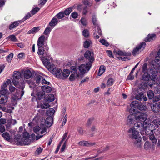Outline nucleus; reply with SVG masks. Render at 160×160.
<instances>
[{
    "label": "nucleus",
    "instance_id": "34",
    "mask_svg": "<svg viewBox=\"0 0 160 160\" xmlns=\"http://www.w3.org/2000/svg\"><path fill=\"white\" fill-rule=\"evenodd\" d=\"M55 112L54 109L52 108H49L48 110H47L46 113L47 115L49 117H52Z\"/></svg>",
    "mask_w": 160,
    "mask_h": 160
},
{
    "label": "nucleus",
    "instance_id": "19",
    "mask_svg": "<svg viewBox=\"0 0 160 160\" xmlns=\"http://www.w3.org/2000/svg\"><path fill=\"white\" fill-rule=\"evenodd\" d=\"M138 103V102L136 101H134L132 102L130 104V106L132 108L130 109V112L131 113L134 112H135V110L134 108H135L136 107H137V105Z\"/></svg>",
    "mask_w": 160,
    "mask_h": 160
},
{
    "label": "nucleus",
    "instance_id": "23",
    "mask_svg": "<svg viewBox=\"0 0 160 160\" xmlns=\"http://www.w3.org/2000/svg\"><path fill=\"white\" fill-rule=\"evenodd\" d=\"M54 96L52 94H48L45 97V100L48 102H52L54 101Z\"/></svg>",
    "mask_w": 160,
    "mask_h": 160
},
{
    "label": "nucleus",
    "instance_id": "12",
    "mask_svg": "<svg viewBox=\"0 0 160 160\" xmlns=\"http://www.w3.org/2000/svg\"><path fill=\"white\" fill-rule=\"evenodd\" d=\"M116 54H118V55L122 56V57H120L119 58V59L120 58H121V59H128V58L125 57V56H128L130 55V54L129 53H126L125 52H123L122 51L118 50L116 51Z\"/></svg>",
    "mask_w": 160,
    "mask_h": 160
},
{
    "label": "nucleus",
    "instance_id": "22",
    "mask_svg": "<svg viewBox=\"0 0 160 160\" xmlns=\"http://www.w3.org/2000/svg\"><path fill=\"white\" fill-rule=\"evenodd\" d=\"M152 110L155 112H157L160 110V102L153 104L152 107Z\"/></svg>",
    "mask_w": 160,
    "mask_h": 160
},
{
    "label": "nucleus",
    "instance_id": "42",
    "mask_svg": "<svg viewBox=\"0 0 160 160\" xmlns=\"http://www.w3.org/2000/svg\"><path fill=\"white\" fill-rule=\"evenodd\" d=\"M147 95L149 99H151L154 97V93L152 90H149L148 92Z\"/></svg>",
    "mask_w": 160,
    "mask_h": 160
},
{
    "label": "nucleus",
    "instance_id": "18",
    "mask_svg": "<svg viewBox=\"0 0 160 160\" xmlns=\"http://www.w3.org/2000/svg\"><path fill=\"white\" fill-rule=\"evenodd\" d=\"M7 85L6 83H3L2 86V88L0 91L1 95H6V94L8 92V90L6 88Z\"/></svg>",
    "mask_w": 160,
    "mask_h": 160
},
{
    "label": "nucleus",
    "instance_id": "51",
    "mask_svg": "<svg viewBox=\"0 0 160 160\" xmlns=\"http://www.w3.org/2000/svg\"><path fill=\"white\" fill-rule=\"evenodd\" d=\"M97 19L96 16L95 15H93L92 18V21L93 25L96 27L98 26L97 23Z\"/></svg>",
    "mask_w": 160,
    "mask_h": 160
},
{
    "label": "nucleus",
    "instance_id": "15",
    "mask_svg": "<svg viewBox=\"0 0 160 160\" xmlns=\"http://www.w3.org/2000/svg\"><path fill=\"white\" fill-rule=\"evenodd\" d=\"M85 57L87 59H90L89 60H94L93 53L89 50L87 51L84 54Z\"/></svg>",
    "mask_w": 160,
    "mask_h": 160
},
{
    "label": "nucleus",
    "instance_id": "60",
    "mask_svg": "<svg viewBox=\"0 0 160 160\" xmlns=\"http://www.w3.org/2000/svg\"><path fill=\"white\" fill-rule=\"evenodd\" d=\"M81 23L84 26H86L87 24V22L86 20L84 18H82L80 21Z\"/></svg>",
    "mask_w": 160,
    "mask_h": 160
},
{
    "label": "nucleus",
    "instance_id": "16",
    "mask_svg": "<svg viewBox=\"0 0 160 160\" xmlns=\"http://www.w3.org/2000/svg\"><path fill=\"white\" fill-rule=\"evenodd\" d=\"M95 144V143L94 142L91 143L86 141H82L79 142L78 143L79 145L86 147H90L94 145Z\"/></svg>",
    "mask_w": 160,
    "mask_h": 160
},
{
    "label": "nucleus",
    "instance_id": "59",
    "mask_svg": "<svg viewBox=\"0 0 160 160\" xmlns=\"http://www.w3.org/2000/svg\"><path fill=\"white\" fill-rule=\"evenodd\" d=\"M142 72H146L148 70L147 65L146 63H144L142 66Z\"/></svg>",
    "mask_w": 160,
    "mask_h": 160
},
{
    "label": "nucleus",
    "instance_id": "32",
    "mask_svg": "<svg viewBox=\"0 0 160 160\" xmlns=\"http://www.w3.org/2000/svg\"><path fill=\"white\" fill-rule=\"evenodd\" d=\"M80 78V76H79V74H74L71 73L70 75L69 79L71 81H73L75 80L76 78Z\"/></svg>",
    "mask_w": 160,
    "mask_h": 160
},
{
    "label": "nucleus",
    "instance_id": "26",
    "mask_svg": "<svg viewBox=\"0 0 160 160\" xmlns=\"http://www.w3.org/2000/svg\"><path fill=\"white\" fill-rule=\"evenodd\" d=\"M21 23L20 21H16L14 22L13 23L11 24L9 27L10 30H12L16 28L19 25L20 23Z\"/></svg>",
    "mask_w": 160,
    "mask_h": 160
},
{
    "label": "nucleus",
    "instance_id": "47",
    "mask_svg": "<svg viewBox=\"0 0 160 160\" xmlns=\"http://www.w3.org/2000/svg\"><path fill=\"white\" fill-rule=\"evenodd\" d=\"M50 107L49 104L48 103H46L41 104L40 105V107L42 109H46L49 108Z\"/></svg>",
    "mask_w": 160,
    "mask_h": 160
},
{
    "label": "nucleus",
    "instance_id": "41",
    "mask_svg": "<svg viewBox=\"0 0 160 160\" xmlns=\"http://www.w3.org/2000/svg\"><path fill=\"white\" fill-rule=\"evenodd\" d=\"M2 136L4 138V139L8 141H9L10 140V134L7 132L3 133L2 134Z\"/></svg>",
    "mask_w": 160,
    "mask_h": 160
},
{
    "label": "nucleus",
    "instance_id": "11",
    "mask_svg": "<svg viewBox=\"0 0 160 160\" xmlns=\"http://www.w3.org/2000/svg\"><path fill=\"white\" fill-rule=\"evenodd\" d=\"M21 135L17 134L14 138V141L17 145H22V137L21 138Z\"/></svg>",
    "mask_w": 160,
    "mask_h": 160
},
{
    "label": "nucleus",
    "instance_id": "14",
    "mask_svg": "<svg viewBox=\"0 0 160 160\" xmlns=\"http://www.w3.org/2000/svg\"><path fill=\"white\" fill-rule=\"evenodd\" d=\"M21 72L23 73L24 78L29 79L32 76V73L29 69L22 70Z\"/></svg>",
    "mask_w": 160,
    "mask_h": 160
},
{
    "label": "nucleus",
    "instance_id": "35",
    "mask_svg": "<svg viewBox=\"0 0 160 160\" xmlns=\"http://www.w3.org/2000/svg\"><path fill=\"white\" fill-rule=\"evenodd\" d=\"M105 67L104 65H102L100 66L98 70V75L99 76L102 75L105 72Z\"/></svg>",
    "mask_w": 160,
    "mask_h": 160
},
{
    "label": "nucleus",
    "instance_id": "61",
    "mask_svg": "<svg viewBox=\"0 0 160 160\" xmlns=\"http://www.w3.org/2000/svg\"><path fill=\"white\" fill-rule=\"evenodd\" d=\"M69 138V137L68 136V138H67V140H66L65 142L64 143L63 145L62 146V148L60 150V151L61 152H63L64 151L65 148V147H66V143L67 142V141L68 139Z\"/></svg>",
    "mask_w": 160,
    "mask_h": 160
},
{
    "label": "nucleus",
    "instance_id": "38",
    "mask_svg": "<svg viewBox=\"0 0 160 160\" xmlns=\"http://www.w3.org/2000/svg\"><path fill=\"white\" fill-rule=\"evenodd\" d=\"M53 58L50 55L45 54L41 58V60H52Z\"/></svg>",
    "mask_w": 160,
    "mask_h": 160
},
{
    "label": "nucleus",
    "instance_id": "20",
    "mask_svg": "<svg viewBox=\"0 0 160 160\" xmlns=\"http://www.w3.org/2000/svg\"><path fill=\"white\" fill-rule=\"evenodd\" d=\"M53 123V118L52 117H48L46 119L45 122V124L47 126L50 127L52 126Z\"/></svg>",
    "mask_w": 160,
    "mask_h": 160
},
{
    "label": "nucleus",
    "instance_id": "45",
    "mask_svg": "<svg viewBox=\"0 0 160 160\" xmlns=\"http://www.w3.org/2000/svg\"><path fill=\"white\" fill-rule=\"evenodd\" d=\"M43 77L40 75L37 76L35 78L36 82L38 84L39 83L40 81L43 79Z\"/></svg>",
    "mask_w": 160,
    "mask_h": 160
},
{
    "label": "nucleus",
    "instance_id": "30",
    "mask_svg": "<svg viewBox=\"0 0 160 160\" xmlns=\"http://www.w3.org/2000/svg\"><path fill=\"white\" fill-rule=\"evenodd\" d=\"M58 22V20L57 19L54 17L49 22V25L51 27H54L57 24Z\"/></svg>",
    "mask_w": 160,
    "mask_h": 160
},
{
    "label": "nucleus",
    "instance_id": "46",
    "mask_svg": "<svg viewBox=\"0 0 160 160\" xmlns=\"http://www.w3.org/2000/svg\"><path fill=\"white\" fill-rule=\"evenodd\" d=\"M52 29V28H51L49 27H47L43 32V34L46 35H48L49 34Z\"/></svg>",
    "mask_w": 160,
    "mask_h": 160
},
{
    "label": "nucleus",
    "instance_id": "6",
    "mask_svg": "<svg viewBox=\"0 0 160 160\" xmlns=\"http://www.w3.org/2000/svg\"><path fill=\"white\" fill-rule=\"evenodd\" d=\"M146 45V43L144 42L141 43L136 48L134 49L132 52L133 55L136 56L139 54L141 50H143Z\"/></svg>",
    "mask_w": 160,
    "mask_h": 160
},
{
    "label": "nucleus",
    "instance_id": "1",
    "mask_svg": "<svg viewBox=\"0 0 160 160\" xmlns=\"http://www.w3.org/2000/svg\"><path fill=\"white\" fill-rule=\"evenodd\" d=\"M21 77V73L18 71H14L13 74V79L12 82L13 84L17 88L22 89L20 91H17L16 93L12 97L13 99L15 101H17L21 98L24 94V91L23 89L24 88L25 84L24 82H19L18 80Z\"/></svg>",
    "mask_w": 160,
    "mask_h": 160
},
{
    "label": "nucleus",
    "instance_id": "39",
    "mask_svg": "<svg viewBox=\"0 0 160 160\" xmlns=\"http://www.w3.org/2000/svg\"><path fill=\"white\" fill-rule=\"evenodd\" d=\"M92 44V42L91 40H86L84 42L83 46L85 48H88L90 47V45Z\"/></svg>",
    "mask_w": 160,
    "mask_h": 160
},
{
    "label": "nucleus",
    "instance_id": "36",
    "mask_svg": "<svg viewBox=\"0 0 160 160\" xmlns=\"http://www.w3.org/2000/svg\"><path fill=\"white\" fill-rule=\"evenodd\" d=\"M143 97V93L142 92L137 94L135 96V98L139 101H141Z\"/></svg>",
    "mask_w": 160,
    "mask_h": 160
},
{
    "label": "nucleus",
    "instance_id": "4",
    "mask_svg": "<svg viewBox=\"0 0 160 160\" xmlns=\"http://www.w3.org/2000/svg\"><path fill=\"white\" fill-rule=\"evenodd\" d=\"M134 117L136 120H139L143 122H147L148 115L146 113L137 111L134 112Z\"/></svg>",
    "mask_w": 160,
    "mask_h": 160
},
{
    "label": "nucleus",
    "instance_id": "57",
    "mask_svg": "<svg viewBox=\"0 0 160 160\" xmlns=\"http://www.w3.org/2000/svg\"><path fill=\"white\" fill-rule=\"evenodd\" d=\"M113 80L112 78H109L107 82V85L111 86L113 84Z\"/></svg>",
    "mask_w": 160,
    "mask_h": 160
},
{
    "label": "nucleus",
    "instance_id": "50",
    "mask_svg": "<svg viewBox=\"0 0 160 160\" xmlns=\"http://www.w3.org/2000/svg\"><path fill=\"white\" fill-rule=\"evenodd\" d=\"M99 42L103 45H104L106 47H108L109 46V43L105 39H101Z\"/></svg>",
    "mask_w": 160,
    "mask_h": 160
},
{
    "label": "nucleus",
    "instance_id": "37",
    "mask_svg": "<svg viewBox=\"0 0 160 160\" xmlns=\"http://www.w3.org/2000/svg\"><path fill=\"white\" fill-rule=\"evenodd\" d=\"M72 7H70L67 8L65 10L64 12H63L64 13V15L66 16L68 15L72 12Z\"/></svg>",
    "mask_w": 160,
    "mask_h": 160
},
{
    "label": "nucleus",
    "instance_id": "44",
    "mask_svg": "<svg viewBox=\"0 0 160 160\" xmlns=\"http://www.w3.org/2000/svg\"><path fill=\"white\" fill-rule=\"evenodd\" d=\"M156 128H158L160 125V120L159 119H155L152 122Z\"/></svg>",
    "mask_w": 160,
    "mask_h": 160
},
{
    "label": "nucleus",
    "instance_id": "5",
    "mask_svg": "<svg viewBox=\"0 0 160 160\" xmlns=\"http://www.w3.org/2000/svg\"><path fill=\"white\" fill-rule=\"evenodd\" d=\"M93 61H89V62L87 63L86 65L82 64L79 67V70L80 72V74L83 75L87 72H88L90 69L92 63Z\"/></svg>",
    "mask_w": 160,
    "mask_h": 160
},
{
    "label": "nucleus",
    "instance_id": "29",
    "mask_svg": "<svg viewBox=\"0 0 160 160\" xmlns=\"http://www.w3.org/2000/svg\"><path fill=\"white\" fill-rule=\"evenodd\" d=\"M137 108L141 111H143L147 110V107L146 105H143L142 103H139L137 105Z\"/></svg>",
    "mask_w": 160,
    "mask_h": 160
},
{
    "label": "nucleus",
    "instance_id": "28",
    "mask_svg": "<svg viewBox=\"0 0 160 160\" xmlns=\"http://www.w3.org/2000/svg\"><path fill=\"white\" fill-rule=\"evenodd\" d=\"M70 74V71L68 69H64L62 72V77L63 79H64L65 78H67Z\"/></svg>",
    "mask_w": 160,
    "mask_h": 160
},
{
    "label": "nucleus",
    "instance_id": "31",
    "mask_svg": "<svg viewBox=\"0 0 160 160\" xmlns=\"http://www.w3.org/2000/svg\"><path fill=\"white\" fill-rule=\"evenodd\" d=\"M40 30L39 27H35L32 29L31 30H29L28 32V34H34L36 33Z\"/></svg>",
    "mask_w": 160,
    "mask_h": 160
},
{
    "label": "nucleus",
    "instance_id": "48",
    "mask_svg": "<svg viewBox=\"0 0 160 160\" xmlns=\"http://www.w3.org/2000/svg\"><path fill=\"white\" fill-rule=\"evenodd\" d=\"M64 16V13L63 12H61L56 16V17L58 19H62L63 18Z\"/></svg>",
    "mask_w": 160,
    "mask_h": 160
},
{
    "label": "nucleus",
    "instance_id": "52",
    "mask_svg": "<svg viewBox=\"0 0 160 160\" xmlns=\"http://www.w3.org/2000/svg\"><path fill=\"white\" fill-rule=\"evenodd\" d=\"M33 130L34 132L38 134L39 132V131L41 130V128L39 126H37L34 127Z\"/></svg>",
    "mask_w": 160,
    "mask_h": 160
},
{
    "label": "nucleus",
    "instance_id": "62",
    "mask_svg": "<svg viewBox=\"0 0 160 160\" xmlns=\"http://www.w3.org/2000/svg\"><path fill=\"white\" fill-rule=\"evenodd\" d=\"M78 13L76 12H74L72 13L71 15V16L72 17V18L74 19L77 18L78 17Z\"/></svg>",
    "mask_w": 160,
    "mask_h": 160
},
{
    "label": "nucleus",
    "instance_id": "53",
    "mask_svg": "<svg viewBox=\"0 0 160 160\" xmlns=\"http://www.w3.org/2000/svg\"><path fill=\"white\" fill-rule=\"evenodd\" d=\"M40 8L37 7H36L33 9L31 11V12L32 15L35 14L39 10Z\"/></svg>",
    "mask_w": 160,
    "mask_h": 160
},
{
    "label": "nucleus",
    "instance_id": "7",
    "mask_svg": "<svg viewBox=\"0 0 160 160\" xmlns=\"http://www.w3.org/2000/svg\"><path fill=\"white\" fill-rule=\"evenodd\" d=\"M22 145H28L32 142V140H31L30 136L29 133L25 132L23 133L22 136Z\"/></svg>",
    "mask_w": 160,
    "mask_h": 160
},
{
    "label": "nucleus",
    "instance_id": "63",
    "mask_svg": "<svg viewBox=\"0 0 160 160\" xmlns=\"http://www.w3.org/2000/svg\"><path fill=\"white\" fill-rule=\"evenodd\" d=\"M31 16V15L30 12L28 13L22 19L23 21L26 20L29 18Z\"/></svg>",
    "mask_w": 160,
    "mask_h": 160
},
{
    "label": "nucleus",
    "instance_id": "55",
    "mask_svg": "<svg viewBox=\"0 0 160 160\" xmlns=\"http://www.w3.org/2000/svg\"><path fill=\"white\" fill-rule=\"evenodd\" d=\"M25 57V54L23 52H21L18 55V58L19 59H24Z\"/></svg>",
    "mask_w": 160,
    "mask_h": 160
},
{
    "label": "nucleus",
    "instance_id": "58",
    "mask_svg": "<svg viewBox=\"0 0 160 160\" xmlns=\"http://www.w3.org/2000/svg\"><path fill=\"white\" fill-rule=\"evenodd\" d=\"M134 78V76L132 75V74H131L130 73L127 77V80H132Z\"/></svg>",
    "mask_w": 160,
    "mask_h": 160
},
{
    "label": "nucleus",
    "instance_id": "56",
    "mask_svg": "<svg viewBox=\"0 0 160 160\" xmlns=\"http://www.w3.org/2000/svg\"><path fill=\"white\" fill-rule=\"evenodd\" d=\"M83 35L85 37H88L89 35L88 31L87 29H85L82 32Z\"/></svg>",
    "mask_w": 160,
    "mask_h": 160
},
{
    "label": "nucleus",
    "instance_id": "21",
    "mask_svg": "<svg viewBox=\"0 0 160 160\" xmlns=\"http://www.w3.org/2000/svg\"><path fill=\"white\" fill-rule=\"evenodd\" d=\"M70 70L71 73L74 74H79V76H80L81 78H82L83 77V75L80 74V73L78 72L77 67L75 66H72L70 67Z\"/></svg>",
    "mask_w": 160,
    "mask_h": 160
},
{
    "label": "nucleus",
    "instance_id": "10",
    "mask_svg": "<svg viewBox=\"0 0 160 160\" xmlns=\"http://www.w3.org/2000/svg\"><path fill=\"white\" fill-rule=\"evenodd\" d=\"M62 71L60 69H55L52 70V73L54 74L58 78L63 79V77L61 75Z\"/></svg>",
    "mask_w": 160,
    "mask_h": 160
},
{
    "label": "nucleus",
    "instance_id": "17",
    "mask_svg": "<svg viewBox=\"0 0 160 160\" xmlns=\"http://www.w3.org/2000/svg\"><path fill=\"white\" fill-rule=\"evenodd\" d=\"M45 37L44 35H42L38 39L37 41L38 47H42L44 43Z\"/></svg>",
    "mask_w": 160,
    "mask_h": 160
},
{
    "label": "nucleus",
    "instance_id": "9",
    "mask_svg": "<svg viewBox=\"0 0 160 160\" xmlns=\"http://www.w3.org/2000/svg\"><path fill=\"white\" fill-rule=\"evenodd\" d=\"M44 65L48 69L52 72V70L56 69L54 68V64L50 62V61H42Z\"/></svg>",
    "mask_w": 160,
    "mask_h": 160
},
{
    "label": "nucleus",
    "instance_id": "49",
    "mask_svg": "<svg viewBox=\"0 0 160 160\" xmlns=\"http://www.w3.org/2000/svg\"><path fill=\"white\" fill-rule=\"evenodd\" d=\"M83 3L84 5L86 6V7H87L88 6H91L92 5V2H90L87 0H85L83 1Z\"/></svg>",
    "mask_w": 160,
    "mask_h": 160
},
{
    "label": "nucleus",
    "instance_id": "13",
    "mask_svg": "<svg viewBox=\"0 0 160 160\" xmlns=\"http://www.w3.org/2000/svg\"><path fill=\"white\" fill-rule=\"evenodd\" d=\"M147 124H146V127H144L143 128V131H145V132L147 134H148V133L149 132H153V130L152 129L151 127L152 126V124L147 122H146Z\"/></svg>",
    "mask_w": 160,
    "mask_h": 160
},
{
    "label": "nucleus",
    "instance_id": "27",
    "mask_svg": "<svg viewBox=\"0 0 160 160\" xmlns=\"http://www.w3.org/2000/svg\"><path fill=\"white\" fill-rule=\"evenodd\" d=\"M156 38V36L155 34H149L147 37L145 39L146 42H150Z\"/></svg>",
    "mask_w": 160,
    "mask_h": 160
},
{
    "label": "nucleus",
    "instance_id": "8",
    "mask_svg": "<svg viewBox=\"0 0 160 160\" xmlns=\"http://www.w3.org/2000/svg\"><path fill=\"white\" fill-rule=\"evenodd\" d=\"M147 124L146 122H144L142 123V122H138L134 124L133 128L135 129H139L140 131H143L144 127H146V125Z\"/></svg>",
    "mask_w": 160,
    "mask_h": 160
},
{
    "label": "nucleus",
    "instance_id": "24",
    "mask_svg": "<svg viewBox=\"0 0 160 160\" xmlns=\"http://www.w3.org/2000/svg\"><path fill=\"white\" fill-rule=\"evenodd\" d=\"M8 98L7 95H0V104H3L6 103L8 101Z\"/></svg>",
    "mask_w": 160,
    "mask_h": 160
},
{
    "label": "nucleus",
    "instance_id": "25",
    "mask_svg": "<svg viewBox=\"0 0 160 160\" xmlns=\"http://www.w3.org/2000/svg\"><path fill=\"white\" fill-rule=\"evenodd\" d=\"M41 88L42 91L44 92L49 93L52 90L51 88L47 85H45L42 86Z\"/></svg>",
    "mask_w": 160,
    "mask_h": 160
},
{
    "label": "nucleus",
    "instance_id": "2",
    "mask_svg": "<svg viewBox=\"0 0 160 160\" xmlns=\"http://www.w3.org/2000/svg\"><path fill=\"white\" fill-rule=\"evenodd\" d=\"M128 132L129 134V137L131 139L135 140L133 142L135 146L137 148H141L142 146L141 143L142 138L141 137L139 136V132L136 131L134 128L132 127L128 130Z\"/></svg>",
    "mask_w": 160,
    "mask_h": 160
},
{
    "label": "nucleus",
    "instance_id": "33",
    "mask_svg": "<svg viewBox=\"0 0 160 160\" xmlns=\"http://www.w3.org/2000/svg\"><path fill=\"white\" fill-rule=\"evenodd\" d=\"M38 53L39 55H41L42 56L41 57V58L44 55H45L44 53V49L43 47H38Z\"/></svg>",
    "mask_w": 160,
    "mask_h": 160
},
{
    "label": "nucleus",
    "instance_id": "40",
    "mask_svg": "<svg viewBox=\"0 0 160 160\" xmlns=\"http://www.w3.org/2000/svg\"><path fill=\"white\" fill-rule=\"evenodd\" d=\"M142 78L143 80L148 81L150 78V75L144 72V74L143 75Z\"/></svg>",
    "mask_w": 160,
    "mask_h": 160
},
{
    "label": "nucleus",
    "instance_id": "54",
    "mask_svg": "<svg viewBox=\"0 0 160 160\" xmlns=\"http://www.w3.org/2000/svg\"><path fill=\"white\" fill-rule=\"evenodd\" d=\"M8 38H10L11 41L13 42H16L17 41L16 37L14 35H12L8 36Z\"/></svg>",
    "mask_w": 160,
    "mask_h": 160
},
{
    "label": "nucleus",
    "instance_id": "43",
    "mask_svg": "<svg viewBox=\"0 0 160 160\" xmlns=\"http://www.w3.org/2000/svg\"><path fill=\"white\" fill-rule=\"evenodd\" d=\"M45 95V93L43 91H41L38 92L37 94L38 98L39 100L42 99Z\"/></svg>",
    "mask_w": 160,
    "mask_h": 160
},
{
    "label": "nucleus",
    "instance_id": "3",
    "mask_svg": "<svg viewBox=\"0 0 160 160\" xmlns=\"http://www.w3.org/2000/svg\"><path fill=\"white\" fill-rule=\"evenodd\" d=\"M153 64L151 65L150 72L153 76L157 75L158 69H160V61H152Z\"/></svg>",
    "mask_w": 160,
    "mask_h": 160
},
{
    "label": "nucleus",
    "instance_id": "64",
    "mask_svg": "<svg viewBox=\"0 0 160 160\" xmlns=\"http://www.w3.org/2000/svg\"><path fill=\"white\" fill-rule=\"evenodd\" d=\"M77 130L78 132L80 135H82L83 134V130L81 127H78L77 129Z\"/></svg>",
    "mask_w": 160,
    "mask_h": 160
}]
</instances>
